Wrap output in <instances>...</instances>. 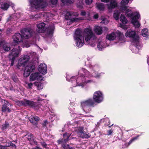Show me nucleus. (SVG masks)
<instances>
[{
    "mask_svg": "<svg viewBox=\"0 0 149 149\" xmlns=\"http://www.w3.org/2000/svg\"><path fill=\"white\" fill-rule=\"evenodd\" d=\"M88 67L91 70V72L84 68H82L79 70L78 74L76 76L70 77L68 74H66V80L71 82L73 87L78 86L84 87L87 84L94 82L91 78L93 77L100 78L104 74L103 73H98L100 67L97 65L94 66L90 65Z\"/></svg>",
    "mask_w": 149,
    "mask_h": 149,
    "instance_id": "nucleus-1",
    "label": "nucleus"
},
{
    "mask_svg": "<svg viewBox=\"0 0 149 149\" xmlns=\"http://www.w3.org/2000/svg\"><path fill=\"white\" fill-rule=\"evenodd\" d=\"M74 39L76 45L79 47H82L84 42L92 47L95 46L96 44V36L90 26L85 28L82 32L79 29L76 30Z\"/></svg>",
    "mask_w": 149,
    "mask_h": 149,
    "instance_id": "nucleus-2",
    "label": "nucleus"
},
{
    "mask_svg": "<svg viewBox=\"0 0 149 149\" xmlns=\"http://www.w3.org/2000/svg\"><path fill=\"white\" fill-rule=\"evenodd\" d=\"M121 12L125 13L127 17L131 18V22L136 28H138L140 24L138 20L140 18V16L139 13L137 11L133 12V9L129 6H125L120 7Z\"/></svg>",
    "mask_w": 149,
    "mask_h": 149,
    "instance_id": "nucleus-3",
    "label": "nucleus"
},
{
    "mask_svg": "<svg viewBox=\"0 0 149 149\" xmlns=\"http://www.w3.org/2000/svg\"><path fill=\"white\" fill-rule=\"evenodd\" d=\"M48 25L44 22H41L37 24L36 31L38 33H44L46 36L51 37L52 35L54 29V25L50 23Z\"/></svg>",
    "mask_w": 149,
    "mask_h": 149,
    "instance_id": "nucleus-4",
    "label": "nucleus"
},
{
    "mask_svg": "<svg viewBox=\"0 0 149 149\" xmlns=\"http://www.w3.org/2000/svg\"><path fill=\"white\" fill-rule=\"evenodd\" d=\"M106 38L110 41L114 40L115 44L118 45H122L125 41L123 33L118 30L112 32L107 35Z\"/></svg>",
    "mask_w": 149,
    "mask_h": 149,
    "instance_id": "nucleus-5",
    "label": "nucleus"
},
{
    "mask_svg": "<svg viewBox=\"0 0 149 149\" xmlns=\"http://www.w3.org/2000/svg\"><path fill=\"white\" fill-rule=\"evenodd\" d=\"M30 10L32 11L43 9L47 6L45 0H30Z\"/></svg>",
    "mask_w": 149,
    "mask_h": 149,
    "instance_id": "nucleus-6",
    "label": "nucleus"
},
{
    "mask_svg": "<svg viewBox=\"0 0 149 149\" xmlns=\"http://www.w3.org/2000/svg\"><path fill=\"white\" fill-rule=\"evenodd\" d=\"M125 36L129 38L131 41L132 44L138 43L139 41V36L136 32L131 29L128 30L125 33Z\"/></svg>",
    "mask_w": 149,
    "mask_h": 149,
    "instance_id": "nucleus-7",
    "label": "nucleus"
},
{
    "mask_svg": "<svg viewBox=\"0 0 149 149\" xmlns=\"http://www.w3.org/2000/svg\"><path fill=\"white\" fill-rule=\"evenodd\" d=\"M94 104L93 99L91 98L82 101L81 102V107L83 110L86 113L91 111L90 106H93Z\"/></svg>",
    "mask_w": 149,
    "mask_h": 149,
    "instance_id": "nucleus-8",
    "label": "nucleus"
},
{
    "mask_svg": "<svg viewBox=\"0 0 149 149\" xmlns=\"http://www.w3.org/2000/svg\"><path fill=\"white\" fill-rule=\"evenodd\" d=\"M65 14V18L66 19L68 20L67 23L68 25H70V22H78L80 20L83 19L82 18H75L72 17V16H77L78 14L77 13H71L69 12H67L65 14L66 12H64Z\"/></svg>",
    "mask_w": 149,
    "mask_h": 149,
    "instance_id": "nucleus-9",
    "label": "nucleus"
},
{
    "mask_svg": "<svg viewBox=\"0 0 149 149\" xmlns=\"http://www.w3.org/2000/svg\"><path fill=\"white\" fill-rule=\"evenodd\" d=\"M93 100L94 102L100 103L102 102L104 99V95L103 92L100 91H95L93 96Z\"/></svg>",
    "mask_w": 149,
    "mask_h": 149,
    "instance_id": "nucleus-10",
    "label": "nucleus"
},
{
    "mask_svg": "<svg viewBox=\"0 0 149 149\" xmlns=\"http://www.w3.org/2000/svg\"><path fill=\"white\" fill-rule=\"evenodd\" d=\"M22 35L24 39H28L33 36L34 33L33 31L30 29H24L21 31Z\"/></svg>",
    "mask_w": 149,
    "mask_h": 149,
    "instance_id": "nucleus-11",
    "label": "nucleus"
},
{
    "mask_svg": "<svg viewBox=\"0 0 149 149\" xmlns=\"http://www.w3.org/2000/svg\"><path fill=\"white\" fill-rule=\"evenodd\" d=\"M29 57L27 55H23L21 56V58L18 61L17 67L19 68V67L21 65L25 66L28 63L29 59Z\"/></svg>",
    "mask_w": 149,
    "mask_h": 149,
    "instance_id": "nucleus-12",
    "label": "nucleus"
},
{
    "mask_svg": "<svg viewBox=\"0 0 149 149\" xmlns=\"http://www.w3.org/2000/svg\"><path fill=\"white\" fill-rule=\"evenodd\" d=\"M83 127L79 126L77 127H75V131L77 132L79 136L83 138H88L90 136L87 134L84 133L83 131Z\"/></svg>",
    "mask_w": 149,
    "mask_h": 149,
    "instance_id": "nucleus-13",
    "label": "nucleus"
},
{
    "mask_svg": "<svg viewBox=\"0 0 149 149\" xmlns=\"http://www.w3.org/2000/svg\"><path fill=\"white\" fill-rule=\"evenodd\" d=\"M13 43L15 46V44H19L23 42L24 38L22 34H20L19 33H17L13 36Z\"/></svg>",
    "mask_w": 149,
    "mask_h": 149,
    "instance_id": "nucleus-14",
    "label": "nucleus"
},
{
    "mask_svg": "<svg viewBox=\"0 0 149 149\" xmlns=\"http://www.w3.org/2000/svg\"><path fill=\"white\" fill-rule=\"evenodd\" d=\"M35 69V66L30 63L25 67L24 70V75L25 77L28 76L31 72L34 71Z\"/></svg>",
    "mask_w": 149,
    "mask_h": 149,
    "instance_id": "nucleus-15",
    "label": "nucleus"
},
{
    "mask_svg": "<svg viewBox=\"0 0 149 149\" xmlns=\"http://www.w3.org/2000/svg\"><path fill=\"white\" fill-rule=\"evenodd\" d=\"M10 49L9 45L3 40L0 36V50L8 51Z\"/></svg>",
    "mask_w": 149,
    "mask_h": 149,
    "instance_id": "nucleus-16",
    "label": "nucleus"
},
{
    "mask_svg": "<svg viewBox=\"0 0 149 149\" xmlns=\"http://www.w3.org/2000/svg\"><path fill=\"white\" fill-rule=\"evenodd\" d=\"M117 2L115 0H111L110 3L106 4V5L107 6L109 11L111 12L113 9L117 6Z\"/></svg>",
    "mask_w": 149,
    "mask_h": 149,
    "instance_id": "nucleus-17",
    "label": "nucleus"
},
{
    "mask_svg": "<svg viewBox=\"0 0 149 149\" xmlns=\"http://www.w3.org/2000/svg\"><path fill=\"white\" fill-rule=\"evenodd\" d=\"M21 52V50L19 49L18 50L15 48L13 49L11 51L9 54L10 58H15L19 56Z\"/></svg>",
    "mask_w": 149,
    "mask_h": 149,
    "instance_id": "nucleus-18",
    "label": "nucleus"
},
{
    "mask_svg": "<svg viewBox=\"0 0 149 149\" xmlns=\"http://www.w3.org/2000/svg\"><path fill=\"white\" fill-rule=\"evenodd\" d=\"M19 105H24V106H29L36 108V103L33 101L28 100H24L22 101L21 102H19Z\"/></svg>",
    "mask_w": 149,
    "mask_h": 149,
    "instance_id": "nucleus-19",
    "label": "nucleus"
},
{
    "mask_svg": "<svg viewBox=\"0 0 149 149\" xmlns=\"http://www.w3.org/2000/svg\"><path fill=\"white\" fill-rule=\"evenodd\" d=\"M38 70L42 74H46L47 72V65L44 63H40L38 66Z\"/></svg>",
    "mask_w": 149,
    "mask_h": 149,
    "instance_id": "nucleus-20",
    "label": "nucleus"
},
{
    "mask_svg": "<svg viewBox=\"0 0 149 149\" xmlns=\"http://www.w3.org/2000/svg\"><path fill=\"white\" fill-rule=\"evenodd\" d=\"M131 46V50L133 53L137 54L139 53V50L141 49V47L140 45L139 41H138V43L132 44Z\"/></svg>",
    "mask_w": 149,
    "mask_h": 149,
    "instance_id": "nucleus-21",
    "label": "nucleus"
},
{
    "mask_svg": "<svg viewBox=\"0 0 149 149\" xmlns=\"http://www.w3.org/2000/svg\"><path fill=\"white\" fill-rule=\"evenodd\" d=\"M97 47L99 50H101L107 46L105 41L102 39H99L97 43Z\"/></svg>",
    "mask_w": 149,
    "mask_h": 149,
    "instance_id": "nucleus-22",
    "label": "nucleus"
},
{
    "mask_svg": "<svg viewBox=\"0 0 149 149\" xmlns=\"http://www.w3.org/2000/svg\"><path fill=\"white\" fill-rule=\"evenodd\" d=\"M42 76L38 72L32 73L30 77V81H33L36 80H41Z\"/></svg>",
    "mask_w": 149,
    "mask_h": 149,
    "instance_id": "nucleus-23",
    "label": "nucleus"
},
{
    "mask_svg": "<svg viewBox=\"0 0 149 149\" xmlns=\"http://www.w3.org/2000/svg\"><path fill=\"white\" fill-rule=\"evenodd\" d=\"M1 8L4 10H7L9 6L12 7L13 9H14L15 8L14 7V5L10 1H8L7 3L3 2L1 3Z\"/></svg>",
    "mask_w": 149,
    "mask_h": 149,
    "instance_id": "nucleus-24",
    "label": "nucleus"
},
{
    "mask_svg": "<svg viewBox=\"0 0 149 149\" xmlns=\"http://www.w3.org/2000/svg\"><path fill=\"white\" fill-rule=\"evenodd\" d=\"M95 8L100 11H104L106 9L105 4L100 2L96 3Z\"/></svg>",
    "mask_w": 149,
    "mask_h": 149,
    "instance_id": "nucleus-25",
    "label": "nucleus"
},
{
    "mask_svg": "<svg viewBox=\"0 0 149 149\" xmlns=\"http://www.w3.org/2000/svg\"><path fill=\"white\" fill-rule=\"evenodd\" d=\"M94 31L98 35L102 34V27L99 26H95Z\"/></svg>",
    "mask_w": 149,
    "mask_h": 149,
    "instance_id": "nucleus-26",
    "label": "nucleus"
},
{
    "mask_svg": "<svg viewBox=\"0 0 149 149\" xmlns=\"http://www.w3.org/2000/svg\"><path fill=\"white\" fill-rule=\"evenodd\" d=\"M28 139L30 142V144L32 145H38V143L33 138V136L32 134H31L29 135L28 137Z\"/></svg>",
    "mask_w": 149,
    "mask_h": 149,
    "instance_id": "nucleus-27",
    "label": "nucleus"
},
{
    "mask_svg": "<svg viewBox=\"0 0 149 149\" xmlns=\"http://www.w3.org/2000/svg\"><path fill=\"white\" fill-rule=\"evenodd\" d=\"M120 19L122 23L124 24H126L128 22L126 17L123 14H121Z\"/></svg>",
    "mask_w": 149,
    "mask_h": 149,
    "instance_id": "nucleus-28",
    "label": "nucleus"
},
{
    "mask_svg": "<svg viewBox=\"0 0 149 149\" xmlns=\"http://www.w3.org/2000/svg\"><path fill=\"white\" fill-rule=\"evenodd\" d=\"M121 12H121L120 9V10H115L113 15V17L116 20H118V19L119 16Z\"/></svg>",
    "mask_w": 149,
    "mask_h": 149,
    "instance_id": "nucleus-29",
    "label": "nucleus"
},
{
    "mask_svg": "<svg viewBox=\"0 0 149 149\" xmlns=\"http://www.w3.org/2000/svg\"><path fill=\"white\" fill-rule=\"evenodd\" d=\"M16 17L14 15H12L8 18L7 21V23L10 24V23H12L14 21L16 20Z\"/></svg>",
    "mask_w": 149,
    "mask_h": 149,
    "instance_id": "nucleus-30",
    "label": "nucleus"
},
{
    "mask_svg": "<svg viewBox=\"0 0 149 149\" xmlns=\"http://www.w3.org/2000/svg\"><path fill=\"white\" fill-rule=\"evenodd\" d=\"M70 111L71 116L72 117L74 118H80L81 116L79 114H77L74 113V111L72 109L70 108Z\"/></svg>",
    "mask_w": 149,
    "mask_h": 149,
    "instance_id": "nucleus-31",
    "label": "nucleus"
},
{
    "mask_svg": "<svg viewBox=\"0 0 149 149\" xmlns=\"http://www.w3.org/2000/svg\"><path fill=\"white\" fill-rule=\"evenodd\" d=\"M142 35L143 37H147L149 36L148 30L147 29L144 28L141 31Z\"/></svg>",
    "mask_w": 149,
    "mask_h": 149,
    "instance_id": "nucleus-32",
    "label": "nucleus"
},
{
    "mask_svg": "<svg viewBox=\"0 0 149 149\" xmlns=\"http://www.w3.org/2000/svg\"><path fill=\"white\" fill-rule=\"evenodd\" d=\"M1 128L3 130H6L10 128L11 127L8 123H6L1 126Z\"/></svg>",
    "mask_w": 149,
    "mask_h": 149,
    "instance_id": "nucleus-33",
    "label": "nucleus"
},
{
    "mask_svg": "<svg viewBox=\"0 0 149 149\" xmlns=\"http://www.w3.org/2000/svg\"><path fill=\"white\" fill-rule=\"evenodd\" d=\"M75 0H61V2L64 5H68L73 3Z\"/></svg>",
    "mask_w": 149,
    "mask_h": 149,
    "instance_id": "nucleus-34",
    "label": "nucleus"
},
{
    "mask_svg": "<svg viewBox=\"0 0 149 149\" xmlns=\"http://www.w3.org/2000/svg\"><path fill=\"white\" fill-rule=\"evenodd\" d=\"M34 84L38 90H40L42 89L43 88L40 82H35Z\"/></svg>",
    "mask_w": 149,
    "mask_h": 149,
    "instance_id": "nucleus-35",
    "label": "nucleus"
},
{
    "mask_svg": "<svg viewBox=\"0 0 149 149\" xmlns=\"http://www.w3.org/2000/svg\"><path fill=\"white\" fill-rule=\"evenodd\" d=\"M140 136V135H138L132 138L130 140V141L128 143H126V144H127V146L130 145L133 142L138 139L139 137Z\"/></svg>",
    "mask_w": 149,
    "mask_h": 149,
    "instance_id": "nucleus-36",
    "label": "nucleus"
},
{
    "mask_svg": "<svg viewBox=\"0 0 149 149\" xmlns=\"http://www.w3.org/2000/svg\"><path fill=\"white\" fill-rule=\"evenodd\" d=\"M2 111L3 112H10V110L9 109L8 107L6 104H4L2 109Z\"/></svg>",
    "mask_w": 149,
    "mask_h": 149,
    "instance_id": "nucleus-37",
    "label": "nucleus"
},
{
    "mask_svg": "<svg viewBox=\"0 0 149 149\" xmlns=\"http://www.w3.org/2000/svg\"><path fill=\"white\" fill-rule=\"evenodd\" d=\"M129 1V0H122L120 7L126 6V5L128 4Z\"/></svg>",
    "mask_w": 149,
    "mask_h": 149,
    "instance_id": "nucleus-38",
    "label": "nucleus"
},
{
    "mask_svg": "<svg viewBox=\"0 0 149 149\" xmlns=\"http://www.w3.org/2000/svg\"><path fill=\"white\" fill-rule=\"evenodd\" d=\"M22 46L23 47H28L30 46L31 44L29 42L26 41L22 43Z\"/></svg>",
    "mask_w": 149,
    "mask_h": 149,
    "instance_id": "nucleus-39",
    "label": "nucleus"
},
{
    "mask_svg": "<svg viewBox=\"0 0 149 149\" xmlns=\"http://www.w3.org/2000/svg\"><path fill=\"white\" fill-rule=\"evenodd\" d=\"M71 134L70 133H65L64 134L63 137L64 138H65V137L66 136L67 138V139H64V141L65 142H66L68 140V139L69 138V137L71 135Z\"/></svg>",
    "mask_w": 149,
    "mask_h": 149,
    "instance_id": "nucleus-40",
    "label": "nucleus"
},
{
    "mask_svg": "<svg viewBox=\"0 0 149 149\" xmlns=\"http://www.w3.org/2000/svg\"><path fill=\"white\" fill-rule=\"evenodd\" d=\"M64 149H75L72 147H70L68 145L65 144L62 145Z\"/></svg>",
    "mask_w": 149,
    "mask_h": 149,
    "instance_id": "nucleus-41",
    "label": "nucleus"
},
{
    "mask_svg": "<svg viewBox=\"0 0 149 149\" xmlns=\"http://www.w3.org/2000/svg\"><path fill=\"white\" fill-rule=\"evenodd\" d=\"M109 22V21L107 19L104 18L103 19L101 22V23L104 24H108Z\"/></svg>",
    "mask_w": 149,
    "mask_h": 149,
    "instance_id": "nucleus-42",
    "label": "nucleus"
},
{
    "mask_svg": "<svg viewBox=\"0 0 149 149\" xmlns=\"http://www.w3.org/2000/svg\"><path fill=\"white\" fill-rule=\"evenodd\" d=\"M56 116L55 115H51L49 117V119L51 121H53L55 119Z\"/></svg>",
    "mask_w": 149,
    "mask_h": 149,
    "instance_id": "nucleus-43",
    "label": "nucleus"
},
{
    "mask_svg": "<svg viewBox=\"0 0 149 149\" xmlns=\"http://www.w3.org/2000/svg\"><path fill=\"white\" fill-rule=\"evenodd\" d=\"M10 146H12L13 147H15V148L16 147L15 145L12 142L9 143L8 145L6 144V146H7V147H9Z\"/></svg>",
    "mask_w": 149,
    "mask_h": 149,
    "instance_id": "nucleus-44",
    "label": "nucleus"
},
{
    "mask_svg": "<svg viewBox=\"0 0 149 149\" xmlns=\"http://www.w3.org/2000/svg\"><path fill=\"white\" fill-rule=\"evenodd\" d=\"M58 0H50V2L52 4H56L57 3Z\"/></svg>",
    "mask_w": 149,
    "mask_h": 149,
    "instance_id": "nucleus-45",
    "label": "nucleus"
},
{
    "mask_svg": "<svg viewBox=\"0 0 149 149\" xmlns=\"http://www.w3.org/2000/svg\"><path fill=\"white\" fill-rule=\"evenodd\" d=\"M93 0H86L85 2L86 4L88 5L91 4Z\"/></svg>",
    "mask_w": 149,
    "mask_h": 149,
    "instance_id": "nucleus-46",
    "label": "nucleus"
},
{
    "mask_svg": "<svg viewBox=\"0 0 149 149\" xmlns=\"http://www.w3.org/2000/svg\"><path fill=\"white\" fill-rule=\"evenodd\" d=\"M32 117L33 119L36 121H38L39 120V117L37 116H32Z\"/></svg>",
    "mask_w": 149,
    "mask_h": 149,
    "instance_id": "nucleus-47",
    "label": "nucleus"
},
{
    "mask_svg": "<svg viewBox=\"0 0 149 149\" xmlns=\"http://www.w3.org/2000/svg\"><path fill=\"white\" fill-rule=\"evenodd\" d=\"M28 88H29L31 89L32 87L33 86V84L31 83H27Z\"/></svg>",
    "mask_w": 149,
    "mask_h": 149,
    "instance_id": "nucleus-48",
    "label": "nucleus"
},
{
    "mask_svg": "<svg viewBox=\"0 0 149 149\" xmlns=\"http://www.w3.org/2000/svg\"><path fill=\"white\" fill-rule=\"evenodd\" d=\"M6 145L4 146H2L1 145H0V149H6L7 147Z\"/></svg>",
    "mask_w": 149,
    "mask_h": 149,
    "instance_id": "nucleus-49",
    "label": "nucleus"
},
{
    "mask_svg": "<svg viewBox=\"0 0 149 149\" xmlns=\"http://www.w3.org/2000/svg\"><path fill=\"white\" fill-rule=\"evenodd\" d=\"M41 145L44 148H46V147L47 146L46 143L44 142H41Z\"/></svg>",
    "mask_w": 149,
    "mask_h": 149,
    "instance_id": "nucleus-50",
    "label": "nucleus"
},
{
    "mask_svg": "<svg viewBox=\"0 0 149 149\" xmlns=\"http://www.w3.org/2000/svg\"><path fill=\"white\" fill-rule=\"evenodd\" d=\"M107 132L108 133V135H111L113 132V130H110L107 131Z\"/></svg>",
    "mask_w": 149,
    "mask_h": 149,
    "instance_id": "nucleus-51",
    "label": "nucleus"
},
{
    "mask_svg": "<svg viewBox=\"0 0 149 149\" xmlns=\"http://www.w3.org/2000/svg\"><path fill=\"white\" fill-rule=\"evenodd\" d=\"M11 60V66H12L13 65L14 62L15 60V58H10Z\"/></svg>",
    "mask_w": 149,
    "mask_h": 149,
    "instance_id": "nucleus-52",
    "label": "nucleus"
},
{
    "mask_svg": "<svg viewBox=\"0 0 149 149\" xmlns=\"http://www.w3.org/2000/svg\"><path fill=\"white\" fill-rule=\"evenodd\" d=\"M79 122H78V121H75V122H74V123H72V124L73 125H77L78 126V125H80L79 124Z\"/></svg>",
    "mask_w": 149,
    "mask_h": 149,
    "instance_id": "nucleus-53",
    "label": "nucleus"
},
{
    "mask_svg": "<svg viewBox=\"0 0 149 149\" xmlns=\"http://www.w3.org/2000/svg\"><path fill=\"white\" fill-rule=\"evenodd\" d=\"M81 15L82 16H85L86 15H86V12L84 10H82L81 11Z\"/></svg>",
    "mask_w": 149,
    "mask_h": 149,
    "instance_id": "nucleus-54",
    "label": "nucleus"
},
{
    "mask_svg": "<svg viewBox=\"0 0 149 149\" xmlns=\"http://www.w3.org/2000/svg\"><path fill=\"white\" fill-rule=\"evenodd\" d=\"M110 0H101V2L105 3H107L109 2Z\"/></svg>",
    "mask_w": 149,
    "mask_h": 149,
    "instance_id": "nucleus-55",
    "label": "nucleus"
},
{
    "mask_svg": "<svg viewBox=\"0 0 149 149\" xmlns=\"http://www.w3.org/2000/svg\"><path fill=\"white\" fill-rule=\"evenodd\" d=\"M33 118L32 117V118H29V120L30 121V122L31 123H33Z\"/></svg>",
    "mask_w": 149,
    "mask_h": 149,
    "instance_id": "nucleus-56",
    "label": "nucleus"
},
{
    "mask_svg": "<svg viewBox=\"0 0 149 149\" xmlns=\"http://www.w3.org/2000/svg\"><path fill=\"white\" fill-rule=\"evenodd\" d=\"M98 17V15L97 13L95 14L93 16V17L95 19H97Z\"/></svg>",
    "mask_w": 149,
    "mask_h": 149,
    "instance_id": "nucleus-57",
    "label": "nucleus"
},
{
    "mask_svg": "<svg viewBox=\"0 0 149 149\" xmlns=\"http://www.w3.org/2000/svg\"><path fill=\"white\" fill-rule=\"evenodd\" d=\"M121 27L125 30H126L127 29V28L125 26L122 25H121Z\"/></svg>",
    "mask_w": 149,
    "mask_h": 149,
    "instance_id": "nucleus-58",
    "label": "nucleus"
},
{
    "mask_svg": "<svg viewBox=\"0 0 149 149\" xmlns=\"http://www.w3.org/2000/svg\"><path fill=\"white\" fill-rule=\"evenodd\" d=\"M35 99L38 101H40L42 100L41 98H40L39 97H38L37 98H35Z\"/></svg>",
    "mask_w": 149,
    "mask_h": 149,
    "instance_id": "nucleus-59",
    "label": "nucleus"
},
{
    "mask_svg": "<svg viewBox=\"0 0 149 149\" xmlns=\"http://www.w3.org/2000/svg\"><path fill=\"white\" fill-rule=\"evenodd\" d=\"M47 123V120H45L44 122L43 125L44 126H46V125Z\"/></svg>",
    "mask_w": 149,
    "mask_h": 149,
    "instance_id": "nucleus-60",
    "label": "nucleus"
},
{
    "mask_svg": "<svg viewBox=\"0 0 149 149\" xmlns=\"http://www.w3.org/2000/svg\"><path fill=\"white\" fill-rule=\"evenodd\" d=\"M40 17V15H39V16H38V14L37 15H35V16H33V18H34V17H35V18H37V17Z\"/></svg>",
    "mask_w": 149,
    "mask_h": 149,
    "instance_id": "nucleus-61",
    "label": "nucleus"
},
{
    "mask_svg": "<svg viewBox=\"0 0 149 149\" xmlns=\"http://www.w3.org/2000/svg\"><path fill=\"white\" fill-rule=\"evenodd\" d=\"M3 139L2 138H0V141L2 143H4L5 142L3 141L2 140Z\"/></svg>",
    "mask_w": 149,
    "mask_h": 149,
    "instance_id": "nucleus-62",
    "label": "nucleus"
},
{
    "mask_svg": "<svg viewBox=\"0 0 149 149\" xmlns=\"http://www.w3.org/2000/svg\"><path fill=\"white\" fill-rule=\"evenodd\" d=\"M33 149H41V148H40L39 147H36L35 148H34Z\"/></svg>",
    "mask_w": 149,
    "mask_h": 149,
    "instance_id": "nucleus-63",
    "label": "nucleus"
},
{
    "mask_svg": "<svg viewBox=\"0 0 149 149\" xmlns=\"http://www.w3.org/2000/svg\"><path fill=\"white\" fill-rule=\"evenodd\" d=\"M147 63L148 65H149V57L148 58Z\"/></svg>",
    "mask_w": 149,
    "mask_h": 149,
    "instance_id": "nucleus-64",
    "label": "nucleus"
}]
</instances>
